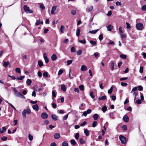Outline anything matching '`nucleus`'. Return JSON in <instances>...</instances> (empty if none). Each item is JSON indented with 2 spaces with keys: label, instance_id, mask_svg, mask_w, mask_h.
Returning <instances> with one entry per match:
<instances>
[{
  "label": "nucleus",
  "instance_id": "obj_1",
  "mask_svg": "<svg viewBox=\"0 0 146 146\" xmlns=\"http://www.w3.org/2000/svg\"><path fill=\"white\" fill-rule=\"evenodd\" d=\"M23 9L25 12L27 13H33V11L31 10L27 5H24Z\"/></svg>",
  "mask_w": 146,
  "mask_h": 146
},
{
  "label": "nucleus",
  "instance_id": "obj_2",
  "mask_svg": "<svg viewBox=\"0 0 146 146\" xmlns=\"http://www.w3.org/2000/svg\"><path fill=\"white\" fill-rule=\"evenodd\" d=\"M119 138L122 143L125 144L126 143V139L125 137L122 135H120L119 136Z\"/></svg>",
  "mask_w": 146,
  "mask_h": 146
},
{
  "label": "nucleus",
  "instance_id": "obj_3",
  "mask_svg": "<svg viewBox=\"0 0 146 146\" xmlns=\"http://www.w3.org/2000/svg\"><path fill=\"white\" fill-rule=\"evenodd\" d=\"M143 25L142 23H139L136 24V27L137 29L141 30L143 29Z\"/></svg>",
  "mask_w": 146,
  "mask_h": 146
},
{
  "label": "nucleus",
  "instance_id": "obj_4",
  "mask_svg": "<svg viewBox=\"0 0 146 146\" xmlns=\"http://www.w3.org/2000/svg\"><path fill=\"white\" fill-rule=\"evenodd\" d=\"M41 117L43 119H46L48 117V115L46 113L43 112L41 113Z\"/></svg>",
  "mask_w": 146,
  "mask_h": 146
},
{
  "label": "nucleus",
  "instance_id": "obj_5",
  "mask_svg": "<svg viewBox=\"0 0 146 146\" xmlns=\"http://www.w3.org/2000/svg\"><path fill=\"white\" fill-rule=\"evenodd\" d=\"M123 120L126 122H128L129 121V118L126 115H125L123 118Z\"/></svg>",
  "mask_w": 146,
  "mask_h": 146
},
{
  "label": "nucleus",
  "instance_id": "obj_6",
  "mask_svg": "<svg viewBox=\"0 0 146 146\" xmlns=\"http://www.w3.org/2000/svg\"><path fill=\"white\" fill-rule=\"evenodd\" d=\"M60 137V134L58 133H55L54 135V138L55 139H59Z\"/></svg>",
  "mask_w": 146,
  "mask_h": 146
},
{
  "label": "nucleus",
  "instance_id": "obj_7",
  "mask_svg": "<svg viewBox=\"0 0 146 146\" xmlns=\"http://www.w3.org/2000/svg\"><path fill=\"white\" fill-rule=\"evenodd\" d=\"M80 70L82 71H86L87 70V67L86 65H82L81 66Z\"/></svg>",
  "mask_w": 146,
  "mask_h": 146
},
{
  "label": "nucleus",
  "instance_id": "obj_8",
  "mask_svg": "<svg viewBox=\"0 0 146 146\" xmlns=\"http://www.w3.org/2000/svg\"><path fill=\"white\" fill-rule=\"evenodd\" d=\"M14 91L15 95L19 97L20 96V95L21 93L17 90H16L15 88H14Z\"/></svg>",
  "mask_w": 146,
  "mask_h": 146
},
{
  "label": "nucleus",
  "instance_id": "obj_9",
  "mask_svg": "<svg viewBox=\"0 0 146 146\" xmlns=\"http://www.w3.org/2000/svg\"><path fill=\"white\" fill-rule=\"evenodd\" d=\"M33 108L34 110L38 111L39 110V108L38 105L35 104L33 106Z\"/></svg>",
  "mask_w": 146,
  "mask_h": 146
},
{
  "label": "nucleus",
  "instance_id": "obj_10",
  "mask_svg": "<svg viewBox=\"0 0 146 146\" xmlns=\"http://www.w3.org/2000/svg\"><path fill=\"white\" fill-rule=\"evenodd\" d=\"M57 7L56 6H53L52 7L51 11V13L52 14H55L54 12L56 10Z\"/></svg>",
  "mask_w": 146,
  "mask_h": 146
},
{
  "label": "nucleus",
  "instance_id": "obj_11",
  "mask_svg": "<svg viewBox=\"0 0 146 146\" xmlns=\"http://www.w3.org/2000/svg\"><path fill=\"white\" fill-rule=\"evenodd\" d=\"M7 129L5 127H3L1 129H0V132L1 133H4L6 131Z\"/></svg>",
  "mask_w": 146,
  "mask_h": 146
},
{
  "label": "nucleus",
  "instance_id": "obj_12",
  "mask_svg": "<svg viewBox=\"0 0 146 146\" xmlns=\"http://www.w3.org/2000/svg\"><path fill=\"white\" fill-rule=\"evenodd\" d=\"M57 59V56L56 55L54 54H53L51 56V59L52 61L56 60Z\"/></svg>",
  "mask_w": 146,
  "mask_h": 146
},
{
  "label": "nucleus",
  "instance_id": "obj_13",
  "mask_svg": "<svg viewBox=\"0 0 146 146\" xmlns=\"http://www.w3.org/2000/svg\"><path fill=\"white\" fill-rule=\"evenodd\" d=\"M9 64V62L8 61L6 62L4 61L3 63V66L5 68H6L7 67L8 65Z\"/></svg>",
  "mask_w": 146,
  "mask_h": 146
},
{
  "label": "nucleus",
  "instance_id": "obj_14",
  "mask_svg": "<svg viewBox=\"0 0 146 146\" xmlns=\"http://www.w3.org/2000/svg\"><path fill=\"white\" fill-rule=\"evenodd\" d=\"M51 117L52 119L55 121H56L58 119L57 117L55 115L52 114L51 115Z\"/></svg>",
  "mask_w": 146,
  "mask_h": 146
},
{
  "label": "nucleus",
  "instance_id": "obj_15",
  "mask_svg": "<svg viewBox=\"0 0 146 146\" xmlns=\"http://www.w3.org/2000/svg\"><path fill=\"white\" fill-rule=\"evenodd\" d=\"M108 30L110 31H111L113 29V27L111 25H109L107 27Z\"/></svg>",
  "mask_w": 146,
  "mask_h": 146
},
{
  "label": "nucleus",
  "instance_id": "obj_16",
  "mask_svg": "<svg viewBox=\"0 0 146 146\" xmlns=\"http://www.w3.org/2000/svg\"><path fill=\"white\" fill-rule=\"evenodd\" d=\"M93 9V7L92 6H90L89 8H88L86 9V11L87 12H90Z\"/></svg>",
  "mask_w": 146,
  "mask_h": 146
},
{
  "label": "nucleus",
  "instance_id": "obj_17",
  "mask_svg": "<svg viewBox=\"0 0 146 146\" xmlns=\"http://www.w3.org/2000/svg\"><path fill=\"white\" fill-rule=\"evenodd\" d=\"M84 133L86 136H88L89 135V131L87 129H85L84 130Z\"/></svg>",
  "mask_w": 146,
  "mask_h": 146
},
{
  "label": "nucleus",
  "instance_id": "obj_18",
  "mask_svg": "<svg viewBox=\"0 0 146 146\" xmlns=\"http://www.w3.org/2000/svg\"><path fill=\"white\" fill-rule=\"evenodd\" d=\"M70 142L71 144L73 145H75L76 144V142L74 139H72L71 140Z\"/></svg>",
  "mask_w": 146,
  "mask_h": 146
},
{
  "label": "nucleus",
  "instance_id": "obj_19",
  "mask_svg": "<svg viewBox=\"0 0 146 146\" xmlns=\"http://www.w3.org/2000/svg\"><path fill=\"white\" fill-rule=\"evenodd\" d=\"M80 143L82 145L85 143V141L84 140L83 138H80Z\"/></svg>",
  "mask_w": 146,
  "mask_h": 146
},
{
  "label": "nucleus",
  "instance_id": "obj_20",
  "mask_svg": "<svg viewBox=\"0 0 146 146\" xmlns=\"http://www.w3.org/2000/svg\"><path fill=\"white\" fill-rule=\"evenodd\" d=\"M38 65L40 67H41L43 66V62L40 60H39L38 61Z\"/></svg>",
  "mask_w": 146,
  "mask_h": 146
},
{
  "label": "nucleus",
  "instance_id": "obj_21",
  "mask_svg": "<svg viewBox=\"0 0 146 146\" xmlns=\"http://www.w3.org/2000/svg\"><path fill=\"white\" fill-rule=\"evenodd\" d=\"M27 84L28 85H30L32 83V81L31 80L28 79L26 81Z\"/></svg>",
  "mask_w": 146,
  "mask_h": 146
},
{
  "label": "nucleus",
  "instance_id": "obj_22",
  "mask_svg": "<svg viewBox=\"0 0 146 146\" xmlns=\"http://www.w3.org/2000/svg\"><path fill=\"white\" fill-rule=\"evenodd\" d=\"M61 90L63 91H65L66 90V86L64 85H63L61 86Z\"/></svg>",
  "mask_w": 146,
  "mask_h": 146
},
{
  "label": "nucleus",
  "instance_id": "obj_23",
  "mask_svg": "<svg viewBox=\"0 0 146 146\" xmlns=\"http://www.w3.org/2000/svg\"><path fill=\"white\" fill-rule=\"evenodd\" d=\"M98 115L97 113H95L94 114L93 117L94 120H96L98 118Z\"/></svg>",
  "mask_w": 146,
  "mask_h": 146
},
{
  "label": "nucleus",
  "instance_id": "obj_24",
  "mask_svg": "<svg viewBox=\"0 0 146 146\" xmlns=\"http://www.w3.org/2000/svg\"><path fill=\"white\" fill-rule=\"evenodd\" d=\"M102 110L103 112H104L107 110V107L104 106H103L102 108Z\"/></svg>",
  "mask_w": 146,
  "mask_h": 146
},
{
  "label": "nucleus",
  "instance_id": "obj_25",
  "mask_svg": "<svg viewBox=\"0 0 146 146\" xmlns=\"http://www.w3.org/2000/svg\"><path fill=\"white\" fill-rule=\"evenodd\" d=\"M90 42L91 44L93 46H94L96 45L97 44V42L96 41L92 40H90Z\"/></svg>",
  "mask_w": 146,
  "mask_h": 146
},
{
  "label": "nucleus",
  "instance_id": "obj_26",
  "mask_svg": "<svg viewBox=\"0 0 146 146\" xmlns=\"http://www.w3.org/2000/svg\"><path fill=\"white\" fill-rule=\"evenodd\" d=\"M106 95H104L102 97H99L98 98V99L99 100H104L106 99Z\"/></svg>",
  "mask_w": 146,
  "mask_h": 146
},
{
  "label": "nucleus",
  "instance_id": "obj_27",
  "mask_svg": "<svg viewBox=\"0 0 146 146\" xmlns=\"http://www.w3.org/2000/svg\"><path fill=\"white\" fill-rule=\"evenodd\" d=\"M113 88V86H111L110 89L108 90V93L109 94H111L112 92Z\"/></svg>",
  "mask_w": 146,
  "mask_h": 146
},
{
  "label": "nucleus",
  "instance_id": "obj_28",
  "mask_svg": "<svg viewBox=\"0 0 146 146\" xmlns=\"http://www.w3.org/2000/svg\"><path fill=\"white\" fill-rule=\"evenodd\" d=\"M44 59L45 61V62L46 63H48L49 62V60L48 58V57L44 55Z\"/></svg>",
  "mask_w": 146,
  "mask_h": 146
},
{
  "label": "nucleus",
  "instance_id": "obj_29",
  "mask_svg": "<svg viewBox=\"0 0 146 146\" xmlns=\"http://www.w3.org/2000/svg\"><path fill=\"white\" fill-rule=\"evenodd\" d=\"M122 129L124 131H125L127 129V127L126 125H123L122 127Z\"/></svg>",
  "mask_w": 146,
  "mask_h": 146
},
{
  "label": "nucleus",
  "instance_id": "obj_30",
  "mask_svg": "<svg viewBox=\"0 0 146 146\" xmlns=\"http://www.w3.org/2000/svg\"><path fill=\"white\" fill-rule=\"evenodd\" d=\"M22 115L23 117H26V110H24L22 112Z\"/></svg>",
  "mask_w": 146,
  "mask_h": 146
},
{
  "label": "nucleus",
  "instance_id": "obj_31",
  "mask_svg": "<svg viewBox=\"0 0 146 146\" xmlns=\"http://www.w3.org/2000/svg\"><path fill=\"white\" fill-rule=\"evenodd\" d=\"M99 29H97L96 30H92V31H90L89 33L92 34L96 33L99 30Z\"/></svg>",
  "mask_w": 146,
  "mask_h": 146
},
{
  "label": "nucleus",
  "instance_id": "obj_32",
  "mask_svg": "<svg viewBox=\"0 0 146 146\" xmlns=\"http://www.w3.org/2000/svg\"><path fill=\"white\" fill-rule=\"evenodd\" d=\"M120 58L123 59H126L127 58V56L126 55L124 54H121L120 55Z\"/></svg>",
  "mask_w": 146,
  "mask_h": 146
},
{
  "label": "nucleus",
  "instance_id": "obj_33",
  "mask_svg": "<svg viewBox=\"0 0 146 146\" xmlns=\"http://www.w3.org/2000/svg\"><path fill=\"white\" fill-rule=\"evenodd\" d=\"M79 133H76L75 136V137L76 139L77 140L79 139Z\"/></svg>",
  "mask_w": 146,
  "mask_h": 146
},
{
  "label": "nucleus",
  "instance_id": "obj_34",
  "mask_svg": "<svg viewBox=\"0 0 146 146\" xmlns=\"http://www.w3.org/2000/svg\"><path fill=\"white\" fill-rule=\"evenodd\" d=\"M138 90L139 91H142L143 90V87L141 86H137Z\"/></svg>",
  "mask_w": 146,
  "mask_h": 146
},
{
  "label": "nucleus",
  "instance_id": "obj_35",
  "mask_svg": "<svg viewBox=\"0 0 146 146\" xmlns=\"http://www.w3.org/2000/svg\"><path fill=\"white\" fill-rule=\"evenodd\" d=\"M43 75L44 77H48V73L47 72H45L43 74Z\"/></svg>",
  "mask_w": 146,
  "mask_h": 146
},
{
  "label": "nucleus",
  "instance_id": "obj_36",
  "mask_svg": "<svg viewBox=\"0 0 146 146\" xmlns=\"http://www.w3.org/2000/svg\"><path fill=\"white\" fill-rule=\"evenodd\" d=\"M62 146H68V143L66 141H64L63 142L62 144Z\"/></svg>",
  "mask_w": 146,
  "mask_h": 146
},
{
  "label": "nucleus",
  "instance_id": "obj_37",
  "mask_svg": "<svg viewBox=\"0 0 146 146\" xmlns=\"http://www.w3.org/2000/svg\"><path fill=\"white\" fill-rule=\"evenodd\" d=\"M72 61L73 60H68L66 62L67 64L68 65H69L71 64L72 63Z\"/></svg>",
  "mask_w": 146,
  "mask_h": 146
},
{
  "label": "nucleus",
  "instance_id": "obj_38",
  "mask_svg": "<svg viewBox=\"0 0 146 146\" xmlns=\"http://www.w3.org/2000/svg\"><path fill=\"white\" fill-rule=\"evenodd\" d=\"M80 29H78L76 31V35L77 36H78L80 35Z\"/></svg>",
  "mask_w": 146,
  "mask_h": 146
},
{
  "label": "nucleus",
  "instance_id": "obj_39",
  "mask_svg": "<svg viewBox=\"0 0 146 146\" xmlns=\"http://www.w3.org/2000/svg\"><path fill=\"white\" fill-rule=\"evenodd\" d=\"M79 42L80 43L83 44H85L86 43V42L85 39H83L82 40H80Z\"/></svg>",
  "mask_w": 146,
  "mask_h": 146
},
{
  "label": "nucleus",
  "instance_id": "obj_40",
  "mask_svg": "<svg viewBox=\"0 0 146 146\" xmlns=\"http://www.w3.org/2000/svg\"><path fill=\"white\" fill-rule=\"evenodd\" d=\"M97 122L96 121H94L92 123V126L93 127H95L96 125Z\"/></svg>",
  "mask_w": 146,
  "mask_h": 146
},
{
  "label": "nucleus",
  "instance_id": "obj_41",
  "mask_svg": "<svg viewBox=\"0 0 146 146\" xmlns=\"http://www.w3.org/2000/svg\"><path fill=\"white\" fill-rule=\"evenodd\" d=\"M25 78V76H21L20 77L18 78L17 79V80H23Z\"/></svg>",
  "mask_w": 146,
  "mask_h": 146
},
{
  "label": "nucleus",
  "instance_id": "obj_42",
  "mask_svg": "<svg viewBox=\"0 0 146 146\" xmlns=\"http://www.w3.org/2000/svg\"><path fill=\"white\" fill-rule=\"evenodd\" d=\"M79 88L82 91H83L84 89V86L83 85H81L79 86Z\"/></svg>",
  "mask_w": 146,
  "mask_h": 146
},
{
  "label": "nucleus",
  "instance_id": "obj_43",
  "mask_svg": "<svg viewBox=\"0 0 146 146\" xmlns=\"http://www.w3.org/2000/svg\"><path fill=\"white\" fill-rule=\"evenodd\" d=\"M41 23L39 19L37 20L36 21L35 25H38Z\"/></svg>",
  "mask_w": 146,
  "mask_h": 146
},
{
  "label": "nucleus",
  "instance_id": "obj_44",
  "mask_svg": "<svg viewBox=\"0 0 146 146\" xmlns=\"http://www.w3.org/2000/svg\"><path fill=\"white\" fill-rule=\"evenodd\" d=\"M71 51L72 52H76L75 48L74 46L72 47L71 48Z\"/></svg>",
  "mask_w": 146,
  "mask_h": 146
},
{
  "label": "nucleus",
  "instance_id": "obj_45",
  "mask_svg": "<svg viewBox=\"0 0 146 146\" xmlns=\"http://www.w3.org/2000/svg\"><path fill=\"white\" fill-rule=\"evenodd\" d=\"M64 26L63 25H61L60 27V31L62 33L64 32Z\"/></svg>",
  "mask_w": 146,
  "mask_h": 146
},
{
  "label": "nucleus",
  "instance_id": "obj_46",
  "mask_svg": "<svg viewBox=\"0 0 146 146\" xmlns=\"http://www.w3.org/2000/svg\"><path fill=\"white\" fill-rule=\"evenodd\" d=\"M90 95L91 96V97L93 98L95 97V96L93 92L92 91L90 93Z\"/></svg>",
  "mask_w": 146,
  "mask_h": 146
},
{
  "label": "nucleus",
  "instance_id": "obj_47",
  "mask_svg": "<svg viewBox=\"0 0 146 146\" xmlns=\"http://www.w3.org/2000/svg\"><path fill=\"white\" fill-rule=\"evenodd\" d=\"M141 9L143 11L146 10V5H144L142 6L141 7Z\"/></svg>",
  "mask_w": 146,
  "mask_h": 146
},
{
  "label": "nucleus",
  "instance_id": "obj_48",
  "mask_svg": "<svg viewBox=\"0 0 146 146\" xmlns=\"http://www.w3.org/2000/svg\"><path fill=\"white\" fill-rule=\"evenodd\" d=\"M111 70H113L114 68V64L113 62H112L111 63Z\"/></svg>",
  "mask_w": 146,
  "mask_h": 146
},
{
  "label": "nucleus",
  "instance_id": "obj_49",
  "mask_svg": "<svg viewBox=\"0 0 146 146\" xmlns=\"http://www.w3.org/2000/svg\"><path fill=\"white\" fill-rule=\"evenodd\" d=\"M82 53V50H78L77 52V54L78 55H80Z\"/></svg>",
  "mask_w": 146,
  "mask_h": 146
},
{
  "label": "nucleus",
  "instance_id": "obj_50",
  "mask_svg": "<svg viewBox=\"0 0 146 146\" xmlns=\"http://www.w3.org/2000/svg\"><path fill=\"white\" fill-rule=\"evenodd\" d=\"M99 40H100V41H101L102 40L103 38V35L102 34H100L99 36Z\"/></svg>",
  "mask_w": 146,
  "mask_h": 146
},
{
  "label": "nucleus",
  "instance_id": "obj_51",
  "mask_svg": "<svg viewBox=\"0 0 146 146\" xmlns=\"http://www.w3.org/2000/svg\"><path fill=\"white\" fill-rule=\"evenodd\" d=\"M33 137L30 134L29 135V139L30 141H32L33 139Z\"/></svg>",
  "mask_w": 146,
  "mask_h": 146
},
{
  "label": "nucleus",
  "instance_id": "obj_52",
  "mask_svg": "<svg viewBox=\"0 0 146 146\" xmlns=\"http://www.w3.org/2000/svg\"><path fill=\"white\" fill-rule=\"evenodd\" d=\"M16 71L19 73H21V70L19 68H17L15 69Z\"/></svg>",
  "mask_w": 146,
  "mask_h": 146
},
{
  "label": "nucleus",
  "instance_id": "obj_53",
  "mask_svg": "<svg viewBox=\"0 0 146 146\" xmlns=\"http://www.w3.org/2000/svg\"><path fill=\"white\" fill-rule=\"evenodd\" d=\"M7 139V137L5 136H3L1 137V139L4 141H6Z\"/></svg>",
  "mask_w": 146,
  "mask_h": 146
},
{
  "label": "nucleus",
  "instance_id": "obj_54",
  "mask_svg": "<svg viewBox=\"0 0 146 146\" xmlns=\"http://www.w3.org/2000/svg\"><path fill=\"white\" fill-rule=\"evenodd\" d=\"M143 67L142 66H140V67L139 72L141 73H142L143 72Z\"/></svg>",
  "mask_w": 146,
  "mask_h": 146
},
{
  "label": "nucleus",
  "instance_id": "obj_55",
  "mask_svg": "<svg viewBox=\"0 0 146 146\" xmlns=\"http://www.w3.org/2000/svg\"><path fill=\"white\" fill-rule=\"evenodd\" d=\"M40 7L42 10L44 9L45 8V6L43 4L40 5Z\"/></svg>",
  "mask_w": 146,
  "mask_h": 146
},
{
  "label": "nucleus",
  "instance_id": "obj_56",
  "mask_svg": "<svg viewBox=\"0 0 146 146\" xmlns=\"http://www.w3.org/2000/svg\"><path fill=\"white\" fill-rule=\"evenodd\" d=\"M63 72V71L62 69H60L58 71V75H60Z\"/></svg>",
  "mask_w": 146,
  "mask_h": 146
},
{
  "label": "nucleus",
  "instance_id": "obj_57",
  "mask_svg": "<svg viewBox=\"0 0 146 146\" xmlns=\"http://www.w3.org/2000/svg\"><path fill=\"white\" fill-rule=\"evenodd\" d=\"M26 113L28 115H29L31 113V110L29 109H27V110H26Z\"/></svg>",
  "mask_w": 146,
  "mask_h": 146
},
{
  "label": "nucleus",
  "instance_id": "obj_58",
  "mask_svg": "<svg viewBox=\"0 0 146 146\" xmlns=\"http://www.w3.org/2000/svg\"><path fill=\"white\" fill-rule=\"evenodd\" d=\"M127 85V84L126 83L121 82V85L122 86H126Z\"/></svg>",
  "mask_w": 146,
  "mask_h": 146
},
{
  "label": "nucleus",
  "instance_id": "obj_59",
  "mask_svg": "<svg viewBox=\"0 0 146 146\" xmlns=\"http://www.w3.org/2000/svg\"><path fill=\"white\" fill-rule=\"evenodd\" d=\"M126 23L127 25L126 28L127 29H129L131 27L130 24L128 23L127 22H126Z\"/></svg>",
  "mask_w": 146,
  "mask_h": 146
},
{
  "label": "nucleus",
  "instance_id": "obj_60",
  "mask_svg": "<svg viewBox=\"0 0 146 146\" xmlns=\"http://www.w3.org/2000/svg\"><path fill=\"white\" fill-rule=\"evenodd\" d=\"M129 101L128 99L127 98H126L124 102V104L125 105L127 103L129 102Z\"/></svg>",
  "mask_w": 146,
  "mask_h": 146
},
{
  "label": "nucleus",
  "instance_id": "obj_61",
  "mask_svg": "<svg viewBox=\"0 0 146 146\" xmlns=\"http://www.w3.org/2000/svg\"><path fill=\"white\" fill-rule=\"evenodd\" d=\"M76 13V11L74 10H72L71 11V13L73 15H75Z\"/></svg>",
  "mask_w": 146,
  "mask_h": 146
},
{
  "label": "nucleus",
  "instance_id": "obj_62",
  "mask_svg": "<svg viewBox=\"0 0 146 146\" xmlns=\"http://www.w3.org/2000/svg\"><path fill=\"white\" fill-rule=\"evenodd\" d=\"M136 103L138 104H140L141 103V100L140 99H138L136 101Z\"/></svg>",
  "mask_w": 146,
  "mask_h": 146
},
{
  "label": "nucleus",
  "instance_id": "obj_63",
  "mask_svg": "<svg viewBox=\"0 0 146 146\" xmlns=\"http://www.w3.org/2000/svg\"><path fill=\"white\" fill-rule=\"evenodd\" d=\"M37 74L38 76L39 77H40L42 76V73L40 71H39L38 72Z\"/></svg>",
  "mask_w": 146,
  "mask_h": 146
},
{
  "label": "nucleus",
  "instance_id": "obj_64",
  "mask_svg": "<svg viewBox=\"0 0 146 146\" xmlns=\"http://www.w3.org/2000/svg\"><path fill=\"white\" fill-rule=\"evenodd\" d=\"M92 110L90 109H88L86 111V112L87 113V114H90L92 112Z\"/></svg>",
  "mask_w": 146,
  "mask_h": 146
}]
</instances>
